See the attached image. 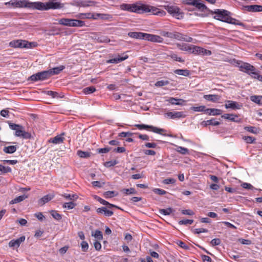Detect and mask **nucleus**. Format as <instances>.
Wrapping results in <instances>:
<instances>
[{
	"label": "nucleus",
	"mask_w": 262,
	"mask_h": 262,
	"mask_svg": "<svg viewBox=\"0 0 262 262\" xmlns=\"http://www.w3.org/2000/svg\"><path fill=\"white\" fill-rule=\"evenodd\" d=\"M122 10L127 11L130 12H135L138 14L144 13H150L152 14L160 16L165 15L166 12L157 7L145 4H122L120 5Z\"/></svg>",
	"instance_id": "f257e3e1"
},
{
	"label": "nucleus",
	"mask_w": 262,
	"mask_h": 262,
	"mask_svg": "<svg viewBox=\"0 0 262 262\" xmlns=\"http://www.w3.org/2000/svg\"><path fill=\"white\" fill-rule=\"evenodd\" d=\"M211 13L215 14L213 18L216 19L229 24L245 27L244 23L230 16V12L227 10L224 9H215L214 11H211Z\"/></svg>",
	"instance_id": "f03ea898"
},
{
	"label": "nucleus",
	"mask_w": 262,
	"mask_h": 262,
	"mask_svg": "<svg viewBox=\"0 0 262 262\" xmlns=\"http://www.w3.org/2000/svg\"><path fill=\"white\" fill-rule=\"evenodd\" d=\"M33 5L34 9L40 11L61 9L64 7V4L61 3L59 0H49L46 3L33 2Z\"/></svg>",
	"instance_id": "7ed1b4c3"
},
{
	"label": "nucleus",
	"mask_w": 262,
	"mask_h": 262,
	"mask_svg": "<svg viewBox=\"0 0 262 262\" xmlns=\"http://www.w3.org/2000/svg\"><path fill=\"white\" fill-rule=\"evenodd\" d=\"M9 126L12 130H15L14 135L16 137H21L25 139H29L31 137V135L28 132H26L25 127L19 124H15L9 121H7Z\"/></svg>",
	"instance_id": "20e7f679"
},
{
	"label": "nucleus",
	"mask_w": 262,
	"mask_h": 262,
	"mask_svg": "<svg viewBox=\"0 0 262 262\" xmlns=\"http://www.w3.org/2000/svg\"><path fill=\"white\" fill-rule=\"evenodd\" d=\"M58 23L60 25L69 27H82L85 26L84 21L65 18L59 19Z\"/></svg>",
	"instance_id": "39448f33"
},
{
	"label": "nucleus",
	"mask_w": 262,
	"mask_h": 262,
	"mask_svg": "<svg viewBox=\"0 0 262 262\" xmlns=\"http://www.w3.org/2000/svg\"><path fill=\"white\" fill-rule=\"evenodd\" d=\"M237 63L238 64V67L239 68L240 71L247 73L249 75L251 74V72L256 70V68L249 63L237 61Z\"/></svg>",
	"instance_id": "423d86ee"
},
{
	"label": "nucleus",
	"mask_w": 262,
	"mask_h": 262,
	"mask_svg": "<svg viewBox=\"0 0 262 262\" xmlns=\"http://www.w3.org/2000/svg\"><path fill=\"white\" fill-rule=\"evenodd\" d=\"M135 126L140 130L151 129V130L154 133L163 135L164 136H167L166 134H163V133L165 132V130L162 128H159L152 125L145 124H135Z\"/></svg>",
	"instance_id": "0eeeda50"
},
{
	"label": "nucleus",
	"mask_w": 262,
	"mask_h": 262,
	"mask_svg": "<svg viewBox=\"0 0 262 262\" xmlns=\"http://www.w3.org/2000/svg\"><path fill=\"white\" fill-rule=\"evenodd\" d=\"M191 53L194 54L203 56L210 55L212 54L211 51L210 50L194 45L192 46Z\"/></svg>",
	"instance_id": "6e6552de"
},
{
	"label": "nucleus",
	"mask_w": 262,
	"mask_h": 262,
	"mask_svg": "<svg viewBox=\"0 0 262 262\" xmlns=\"http://www.w3.org/2000/svg\"><path fill=\"white\" fill-rule=\"evenodd\" d=\"M128 58V56L125 53L122 54H117L115 55L113 58L107 60V63H115L117 64L120 63Z\"/></svg>",
	"instance_id": "1a4fd4ad"
},
{
	"label": "nucleus",
	"mask_w": 262,
	"mask_h": 262,
	"mask_svg": "<svg viewBox=\"0 0 262 262\" xmlns=\"http://www.w3.org/2000/svg\"><path fill=\"white\" fill-rule=\"evenodd\" d=\"M172 39L186 42H191L193 40L192 37L176 31L172 32Z\"/></svg>",
	"instance_id": "9d476101"
},
{
	"label": "nucleus",
	"mask_w": 262,
	"mask_h": 262,
	"mask_svg": "<svg viewBox=\"0 0 262 262\" xmlns=\"http://www.w3.org/2000/svg\"><path fill=\"white\" fill-rule=\"evenodd\" d=\"M144 39L153 42L161 43L163 41V38L160 36L144 33Z\"/></svg>",
	"instance_id": "9b49d317"
},
{
	"label": "nucleus",
	"mask_w": 262,
	"mask_h": 262,
	"mask_svg": "<svg viewBox=\"0 0 262 262\" xmlns=\"http://www.w3.org/2000/svg\"><path fill=\"white\" fill-rule=\"evenodd\" d=\"M164 8L173 16L177 17L180 14V9L177 6L168 5L164 6Z\"/></svg>",
	"instance_id": "f8f14e48"
},
{
	"label": "nucleus",
	"mask_w": 262,
	"mask_h": 262,
	"mask_svg": "<svg viewBox=\"0 0 262 262\" xmlns=\"http://www.w3.org/2000/svg\"><path fill=\"white\" fill-rule=\"evenodd\" d=\"M166 115L171 119H179L186 117V115L183 112H169L166 113Z\"/></svg>",
	"instance_id": "ddd939ff"
},
{
	"label": "nucleus",
	"mask_w": 262,
	"mask_h": 262,
	"mask_svg": "<svg viewBox=\"0 0 262 262\" xmlns=\"http://www.w3.org/2000/svg\"><path fill=\"white\" fill-rule=\"evenodd\" d=\"M226 108H231L232 110L240 109L241 105L236 101L228 100L225 105Z\"/></svg>",
	"instance_id": "4468645a"
},
{
	"label": "nucleus",
	"mask_w": 262,
	"mask_h": 262,
	"mask_svg": "<svg viewBox=\"0 0 262 262\" xmlns=\"http://www.w3.org/2000/svg\"><path fill=\"white\" fill-rule=\"evenodd\" d=\"M25 240V236H22L20 237L19 238L16 239V240H11L9 243V246L10 247H16L18 248L20 244L24 242Z\"/></svg>",
	"instance_id": "2eb2a0df"
},
{
	"label": "nucleus",
	"mask_w": 262,
	"mask_h": 262,
	"mask_svg": "<svg viewBox=\"0 0 262 262\" xmlns=\"http://www.w3.org/2000/svg\"><path fill=\"white\" fill-rule=\"evenodd\" d=\"M33 3L28 2L27 0H17V8L28 7L34 9Z\"/></svg>",
	"instance_id": "dca6fc26"
},
{
	"label": "nucleus",
	"mask_w": 262,
	"mask_h": 262,
	"mask_svg": "<svg viewBox=\"0 0 262 262\" xmlns=\"http://www.w3.org/2000/svg\"><path fill=\"white\" fill-rule=\"evenodd\" d=\"M222 117L236 122H240L241 121V119L239 118L238 116L235 114H225L222 115Z\"/></svg>",
	"instance_id": "f3484780"
},
{
	"label": "nucleus",
	"mask_w": 262,
	"mask_h": 262,
	"mask_svg": "<svg viewBox=\"0 0 262 262\" xmlns=\"http://www.w3.org/2000/svg\"><path fill=\"white\" fill-rule=\"evenodd\" d=\"M96 212L98 214H104L106 216H111L114 212L109 210H107L106 207H103L97 209Z\"/></svg>",
	"instance_id": "a211bd4d"
},
{
	"label": "nucleus",
	"mask_w": 262,
	"mask_h": 262,
	"mask_svg": "<svg viewBox=\"0 0 262 262\" xmlns=\"http://www.w3.org/2000/svg\"><path fill=\"white\" fill-rule=\"evenodd\" d=\"M9 45L11 47L13 48H24L25 45L24 44V40H16L11 41L9 43Z\"/></svg>",
	"instance_id": "6ab92c4d"
},
{
	"label": "nucleus",
	"mask_w": 262,
	"mask_h": 262,
	"mask_svg": "<svg viewBox=\"0 0 262 262\" xmlns=\"http://www.w3.org/2000/svg\"><path fill=\"white\" fill-rule=\"evenodd\" d=\"M247 11L249 12H261L262 11V6L253 5H249L246 7Z\"/></svg>",
	"instance_id": "aec40b11"
},
{
	"label": "nucleus",
	"mask_w": 262,
	"mask_h": 262,
	"mask_svg": "<svg viewBox=\"0 0 262 262\" xmlns=\"http://www.w3.org/2000/svg\"><path fill=\"white\" fill-rule=\"evenodd\" d=\"M203 97L205 99L213 102H216L218 101L221 98V96L219 95L211 94L205 95Z\"/></svg>",
	"instance_id": "412c9836"
},
{
	"label": "nucleus",
	"mask_w": 262,
	"mask_h": 262,
	"mask_svg": "<svg viewBox=\"0 0 262 262\" xmlns=\"http://www.w3.org/2000/svg\"><path fill=\"white\" fill-rule=\"evenodd\" d=\"M64 69L65 67L62 65L52 68L49 70L50 76H51V75H57L59 74L60 72L62 71Z\"/></svg>",
	"instance_id": "4be33fe9"
},
{
	"label": "nucleus",
	"mask_w": 262,
	"mask_h": 262,
	"mask_svg": "<svg viewBox=\"0 0 262 262\" xmlns=\"http://www.w3.org/2000/svg\"><path fill=\"white\" fill-rule=\"evenodd\" d=\"M128 35L131 38L135 39H143L144 38V33L143 32H129L128 33Z\"/></svg>",
	"instance_id": "5701e85b"
},
{
	"label": "nucleus",
	"mask_w": 262,
	"mask_h": 262,
	"mask_svg": "<svg viewBox=\"0 0 262 262\" xmlns=\"http://www.w3.org/2000/svg\"><path fill=\"white\" fill-rule=\"evenodd\" d=\"M220 123L219 121H217L215 120V119H211L207 121H203L201 122V125L203 126H207V125H213V126H217L220 125Z\"/></svg>",
	"instance_id": "b1692460"
},
{
	"label": "nucleus",
	"mask_w": 262,
	"mask_h": 262,
	"mask_svg": "<svg viewBox=\"0 0 262 262\" xmlns=\"http://www.w3.org/2000/svg\"><path fill=\"white\" fill-rule=\"evenodd\" d=\"M192 46L193 45H187L186 43H182V44L178 43L177 44V47L178 48H179V49L180 50H181L182 51H189L191 53V51H192Z\"/></svg>",
	"instance_id": "393cba45"
},
{
	"label": "nucleus",
	"mask_w": 262,
	"mask_h": 262,
	"mask_svg": "<svg viewBox=\"0 0 262 262\" xmlns=\"http://www.w3.org/2000/svg\"><path fill=\"white\" fill-rule=\"evenodd\" d=\"M222 111L220 109L217 108H207V114L209 115H219L222 114Z\"/></svg>",
	"instance_id": "a878e982"
},
{
	"label": "nucleus",
	"mask_w": 262,
	"mask_h": 262,
	"mask_svg": "<svg viewBox=\"0 0 262 262\" xmlns=\"http://www.w3.org/2000/svg\"><path fill=\"white\" fill-rule=\"evenodd\" d=\"M17 149V146L15 145H10L8 146H5L3 148V151L7 154H13L16 151Z\"/></svg>",
	"instance_id": "bb28decb"
},
{
	"label": "nucleus",
	"mask_w": 262,
	"mask_h": 262,
	"mask_svg": "<svg viewBox=\"0 0 262 262\" xmlns=\"http://www.w3.org/2000/svg\"><path fill=\"white\" fill-rule=\"evenodd\" d=\"M38 77L40 80H43L48 79L50 77L49 71H44L41 72L37 73Z\"/></svg>",
	"instance_id": "cd10ccee"
},
{
	"label": "nucleus",
	"mask_w": 262,
	"mask_h": 262,
	"mask_svg": "<svg viewBox=\"0 0 262 262\" xmlns=\"http://www.w3.org/2000/svg\"><path fill=\"white\" fill-rule=\"evenodd\" d=\"M52 198L53 197L49 194L45 195L38 200V204L40 206H42L45 203L49 202Z\"/></svg>",
	"instance_id": "c85d7f7f"
},
{
	"label": "nucleus",
	"mask_w": 262,
	"mask_h": 262,
	"mask_svg": "<svg viewBox=\"0 0 262 262\" xmlns=\"http://www.w3.org/2000/svg\"><path fill=\"white\" fill-rule=\"evenodd\" d=\"M193 6L202 11H205L207 8L203 3L201 2V0H196V2H194Z\"/></svg>",
	"instance_id": "c756f323"
},
{
	"label": "nucleus",
	"mask_w": 262,
	"mask_h": 262,
	"mask_svg": "<svg viewBox=\"0 0 262 262\" xmlns=\"http://www.w3.org/2000/svg\"><path fill=\"white\" fill-rule=\"evenodd\" d=\"M250 100L259 105H262V96L253 95L250 97Z\"/></svg>",
	"instance_id": "7c9ffc66"
},
{
	"label": "nucleus",
	"mask_w": 262,
	"mask_h": 262,
	"mask_svg": "<svg viewBox=\"0 0 262 262\" xmlns=\"http://www.w3.org/2000/svg\"><path fill=\"white\" fill-rule=\"evenodd\" d=\"M63 138L60 136H56L53 138H51L49 142L51 143H53V144H60L63 142Z\"/></svg>",
	"instance_id": "2f4dec72"
},
{
	"label": "nucleus",
	"mask_w": 262,
	"mask_h": 262,
	"mask_svg": "<svg viewBox=\"0 0 262 262\" xmlns=\"http://www.w3.org/2000/svg\"><path fill=\"white\" fill-rule=\"evenodd\" d=\"M28 196L25 194L20 195L15 198L14 199L11 200L10 202V204H16L24 201L25 199L27 198Z\"/></svg>",
	"instance_id": "473e14b6"
},
{
	"label": "nucleus",
	"mask_w": 262,
	"mask_h": 262,
	"mask_svg": "<svg viewBox=\"0 0 262 262\" xmlns=\"http://www.w3.org/2000/svg\"><path fill=\"white\" fill-rule=\"evenodd\" d=\"M174 73L179 75L188 76L190 74V72L188 70L177 69L174 70Z\"/></svg>",
	"instance_id": "72a5a7b5"
},
{
	"label": "nucleus",
	"mask_w": 262,
	"mask_h": 262,
	"mask_svg": "<svg viewBox=\"0 0 262 262\" xmlns=\"http://www.w3.org/2000/svg\"><path fill=\"white\" fill-rule=\"evenodd\" d=\"M207 109L206 106L204 105H201L199 106H192L191 107V110L198 112H205L207 114Z\"/></svg>",
	"instance_id": "f704fd0d"
},
{
	"label": "nucleus",
	"mask_w": 262,
	"mask_h": 262,
	"mask_svg": "<svg viewBox=\"0 0 262 262\" xmlns=\"http://www.w3.org/2000/svg\"><path fill=\"white\" fill-rule=\"evenodd\" d=\"M12 171L11 168L9 166H4L0 164V175L11 172Z\"/></svg>",
	"instance_id": "c9c22d12"
},
{
	"label": "nucleus",
	"mask_w": 262,
	"mask_h": 262,
	"mask_svg": "<svg viewBox=\"0 0 262 262\" xmlns=\"http://www.w3.org/2000/svg\"><path fill=\"white\" fill-rule=\"evenodd\" d=\"M96 91V88L94 86L85 88L82 92L85 95L91 94Z\"/></svg>",
	"instance_id": "e433bc0d"
},
{
	"label": "nucleus",
	"mask_w": 262,
	"mask_h": 262,
	"mask_svg": "<svg viewBox=\"0 0 262 262\" xmlns=\"http://www.w3.org/2000/svg\"><path fill=\"white\" fill-rule=\"evenodd\" d=\"M244 129L250 133L254 134H257L259 132L258 129L254 126H247L244 127Z\"/></svg>",
	"instance_id": "4c0bfd02"
},
{
	"label": "nucleus",
	"mask_w": 262,
	"mask_h": 262,
	"mask_svg": "<svg viewBox=\"0 0 262 262\" xmlns=\"http://www.w3.org/2000/svg\"><path fill=\"white\" fill-rule=\"evenodd\" d=\"M176 150L182 155H188L189 154L188 149L182 146H177Z\"/></svg>",
	"instance_id": "58836bf2"
},
{
	"label": "nucleus",
	"mask_w": 262,
	"mask_h": 262,
	"mask_svg": "<svg viewBox=\"0 0 262 262\" xmlns=\"http://www.w3.org/2000/svg\"><path fill=\"white\" fill-rule=\"evenodd\" d=\"M77 155L82 158H87L90 157L91 152L88 151H83L80 150H79L77 152Z\"/></svg>",
	"instance_id": "ea45409f"
},
{
	"label": "nucleus",
	"mask_w": 262,
	"mask_h": 262,
	"mask_svg": "<svg viewBox=\"0 0 262 262\" xmlns=\"http://www.w3.org/2000/svg\"><path fill=\"white\" fill-rule=\"evenodd\" d=\"M250 76L252 78L256 79L258 80L259 81L262 82V76L260 75L259 74L258 72L256 71V70L253 71L252 72H251Z\"/></svg>",
	"instance_id": "a19ab883"
},
{
	"label": "nucleus",
	"mask_w": 262,
	"mask_h": 262,
	"mask_svg": "<svg viewBox=\"0 0 262 262\" xmlns=\"http://www.w3.org/2000/svg\"><path fill=\"white\" fill-rule=\"evenodd\" d=\"M168 101L171 104H176V105H180V104H181V103H180L179 101H182V102L184 101L183 99H177V98H173V97H170L168 99Z\"/></svg>",
	"instance_id": "79ce46f5"
},
{
	"label": "nucleus",
	"mask_w": 262,
	"mask_h": 262,
	"mask_svg": "<svg viewBox=\"0 0 262 262\" xmlns=\"http://www.w3.org/2000/svg\"><path fill=\"white\" fill-rule=\"evenodd\" d=\"M76 205L75 203H74L73 201H71L70 202L64 203L62 205V207L68 209H72L74 208Z\"/></svg>",
	"instance_id": "37998d69"
},
{
	"label": "nucleus",
	"mask_w": 262,
	"mask_h": 262,
	"mask_svg": "<svg viewBox=\"0 0 262 262\" xmlns=\"http://www.w3.org/2000/svg\"><path fill=\"white\" fill-rule=\"evenodd\" d=\"M242 139L248 144L254 143L256 140L255 138L251 136H243Z\"/></svg>",
	"instance_id": "c03bdc74"
},
{
	"label": "nucleus",
	"mask_w": 262,
	"mask_h": 262,
	"mask_svg": "<svg viewBox=\"0 0 262 262\" xmlns=\"http://www.w3.org/2000/svg\"><path fill=\"white\" fill-rule=\"evenodd\" d=\"M173 210L171 208H168L166 209H162L159 210V212L160 214L167 215H169L172 212Z\"/></svg>",
	"instance_id": "a18cd8bd"
},
{
	"label": "nucleus",
	"mask_w": 262,
	"mask_h": 262,
	"mask_svg": "<svg viewBox=\"0 0 262 262\" xmlns=\"http://www.w3.org/2000/svg\"><path fill=\"white\" fill-rule=\"evenodd\" d=\"M121 191L124 194H134L137 193L135 189L133 188H130L129 189H123Z\"/></svg>",
	"instance_id": "49530a36"
},
{
	"label": "nucleus",
	"mask_w": 262,
	"mask_h": 262,
	"mask_svg": "<svg viewBox=\"0 0 262 262\" xmlns=\"http://www.w3.org/2000/svg\"><path fill=\"white\" fill-rule=\"evenodd\" d=\"M117 193L114 191H106L103 193V196L106 199L111 198L114 196L117 195Z\"/></svg>",
	"instance_id": "de8ad7c7"
},
{
	"label": "nucleus",
	"mask_w": 262,
	"mask_h": 262,
	"mask_svg": "<svg viewBox=\"0 0 262 262\" xmlns=\"http://www.w3.org/2000/svg\"><path fill=\"white\" fill-rule=\"evenodd\" d=\"M62 196L66 199L71 201H74L78 198V196L75 194H70L68 193H64V194L62 195Z\"/></svg>",
	"instance_id": "09e8293b"
},
{
	"label": "nucleus",
	"mask_w": 262,
	"mask_h": 262,
	"mask_svg": "<svg viewBox=\"0 0 262 262\" xmlns=\"http://www.w3.org/2000/svg\"><path fill=\"white\" fill-rule=\"evenodd\" d=\"M51 214L54 219L58 221L60 220L62 218L61 215L59 214L56 210H52L51 211Z\"/></svg>",
	"instance_id": "8fccbe9b"
},
{
	"label": "nucleus",
	"mask_w": 262,
	"mask_h": 262,
	"mask_svg": "<svg viewBox=\"0 0 262 262\" xmlns=\"http://www.w3.org/2000/svg\"><path fill=\"white\" fill-rule=\"evenodd\" d=\"M169 57H170L171 58H172L173 60L175 61H177L180 62H184V60L181 57H178L177 54L174 53H171L170 55H168Z\"/></svg>",
	"instance_id": "3c124183"
},
{
	"label": "nucleus",
	"mask_w": 262,
	"mask_h": 262,
	"mask_svg": "<svg viewBox=\"0 0 262 262\" xmlns=\"http://www.w3.org/2000/svg\"><path fill=\"white\" fill-rule=\"evenodd\" d=\"M160 34L161 35H162L163 36L172 39V32H170L166 31L164 30H160Z\"/></svg>",
	"instance_id": "603ef678"
},
{
	"label": "nucleus",
	"mask_w": 262,
	"mask_h": 262,
	"mask_svg": "<svg viewBox=\"0 0 262 262\" xmlns=\"http://www.w3.org/2000/svg\"><path fill=\"white\" fill-rule=\"evenodd\" d=\"M24 44L25 45L24 48H32L37 46V43L35 42H29L26 40H24Z\"/></svg>",
	"instance_id": "864d4df0"
},
{
	"label": "nucleus",
	"mask_w": 262,
	"mask_h": 262,
	"mask_svg": "<svg viewBox=\"0 0 262 262\" xmlns=\"http://www.w3.org/2000/svg\"><path fill=\"white\" fill-rule=\"evenodd\" d=\"M118 163V161L117 160H111L107 161L104 163V165L106 167H110L114 166Z\"/></svg>",
	"instance_id": "5fc2aeb1"
},
{
	"label": "nucleus",
	"mask_w": 262,
	"mask_h": 262,
	"mask_svg": "<svg viewBox=\"0 0 262 262\" xmlns=\"http://www.w3.org/2000/svg\"><path fill=\"white\" fill-rule=\"evenodd\" d=\"M98 240H101L103 238L102 233L100 230H96L95 233L92 234Z\"/></svg>",
	"instance_id": "6e6d98bb"
},
{
	"label": "nucleus",
	"mask_w": 262,
	"mask_h": 262,
	"mask_svg": "<svg viewBox=\"0 0 262 262\" xmlns=\"http://www.w3.org/2000/svg\"><path fill=\"white\" fill-rule=\"evenodd\" d=\"M169 83V81L167 80H160L158 81L155 83V86L157 87H161L167 85Z\"/></svg>",
	"instance_id": "4d7b16f0"
},
{
	"label": "nucleus",
	"mask_w": 262,
	"mask_h": 262,
	"mask_svg": "<svg viewBox=\"0 0 262 262\" xmlns=\"http://www.w3.org/2000/svg\"><path fill=\"white\" fill-rule=\"evenodd\" d=\"M16 4H17V0H15V1H10L9 2H7L5 3V5L6 6H8V7H9L10 8H17L16 7L17 5H16Z\"/></svg>",
	"instance_id": "13d9d810"
},
{
	"label": "nucleus",
	"mask_w": 262,
	"mask_h": 262,
	"mask_svg": "<svg viewBox=\"0 0 262 262\" xmlns=\"http://www.w3.org/2000/svg\"><path fill=\"white\" fill-rule=\"evenodd\" d=\"M208 230L204 228H198L193 230L192 232L194 234H200L201 233H207Z\"/></svg>",
	"instance_id": "bf43d9fd"
},
{
	"label": "nucleus",
	"mask_w": 262,
	"mask_h": 262,
	"mask_svg": "<svg viewBox=\"0 0 262 262\" xmlns=\"http://www.w3.org/2000/svg\"><path fill=\"white\" fill-rule=\"evenodd\" d=\"M81 247L82 251L86 252L89 248V244L86 241H83L81 243Z\"/></svg>",
	"instance_id": "052dcab7"
},
{
	"label": "nucleus",
	"mask_w": 262,
	"mask_h": 262,
	"mask_svg": "<svg viewBox=\"0 0 262 262\" xmlns=\"http://www.w3.org/2000/svg\"><path fill=\"white\" fill-rule=\"evenodd\" d=\"M96 15H99V17L102 19H108L112 18L111 15L110 14L96 13Z\"/></svg>",
	"instance_id": "680f3d73"
},
{
	"label": "nucleus",
	"mask_w": 262,
	"mask_h": 262,
	"mask_svg": "<svg viewBox=\"0 0 262 262\" xmlns=\"http://www.w3.org/2000/svg\"><path fill=\"white\" fill-rule=\"evenodd\" d=\"M111 150V148L110 147H107L102 148H98L97 149V152L101 153H107L109 152Z\"/></svg>",
	"instance_id": "e2e57ef3"
},
{
	"label": "nucleus",
	"mask_w": 262,
	"mask_h": 262,
	"mask_svg": "<svg viewBox=\"0 0 262 262\" xmlns=\"http://www.w3.org/2000/svg\"><path fill=\"white\" fill-rule=\"evenodd\" d=\"M193 220H183L179 222L180 225H191L193 223Z\"/></svg>",
	"instance_id": "0e129e2a"
},
{
	"label": "nucleus",
	"mask_w": 262,
	"mask_h": 262,
	"mask_svg": "<svg viewBox=\"0 0 262 262\" xmlns=\"http://www.w3.org/2000/svg\"><path fill=\"white\" fill-rule=\"evenodd\" d=\"M153 191L155 193L159 195H163L167 193V192L165 190L159 188H155L154 189Z\"/></svg>",
	"instance_id": "69168bd1"
},
{
	"label": "nucleus",
	"mask_w": 262,
	"mask_h": 262,
	"mask_svg": "<svg viewBox=\"0 0 262 262\" xmlns=\"http://www.w3.org/2000/svg\"><path fill=\"white\" fill-rule=\"evenodd\" d=\"M221 243V241L219 238H214L210 242V244L212 246L220 245Z\"/></svg>",
	"instance_id": "338daca9"
},
{
	"label": "nucleus",
	"mask_w": 262,
	"mask_h": 262,
	"mask_svg": "<svg viewBox=\"0 0 262 262\" xmlns=\"http://www.w3.org/2000/svg\"><path fill=\"white\" fill-rule=\"evenodd\" d=\"M176 180L172 178L166 179L163 181V183L164 184H174Z\"/></svg>",
	"instance_id": "774afa93"
}]
</instances>
